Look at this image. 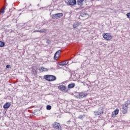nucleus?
Instances as JSON below:
<instances>
[{"label":"nucleus","mask_w":130,"mask_h":130,"mask_svg":"<svg viewBox=\"0 0 130 130\" xmlns=\"http://www.w3.org/2000/svg\"><path fill=\"white\" fill-rule=\"evenodd\" d=\"M44 79L48 82H53L56 80V77L52 75H46L44 76Z\"/></svg>","instance_id":"1"},{"label":"nucleus","mask_w":130,"mask_h":130,"mask_svg":"<svg viewBox=\"0 0 130 130\" xmlns=\"http://www.w3.org/2000/svg\"><path fill=\"white\" fill-rule=\"evenodd\" d=\"M103 37L104 38L105 40H106L107 41H110V40H112L113 38L111 34L109 32H104L103 34Z\"/></svg>","instance_id":"2"},{"label":"nucleus","mask_w":130,"mask_h":130,"mask_svg":"<svg viewBox=\"0 0 130 130\" xmlns=\"http://www.w3.org/2000/svg\"><path fill=\"white\" fill-rule=\"evenodd\" d=\"M52 127L53 128H55V129L61 130V125L57 122H54L52 124Z\"/></svg>","instance_id":"3"},{"label":"nucleus","mask_w":130,"mask_h":130,"mask_svg":"<svg viewBox=\"0 0 130 130\" xmlns=\"http://www.w3.org/2000/svg\"><path fill=\"white\" fill-rule=\"evenodd\" d=\"M63 16V13H56L51 15L52 19H60Z\"/></svg>","instance_id":"4"},{"label":"nucleus","mask_w":130,"mask_h":130,"mask_svg":"<svg viewBox=\"0 0 130 130\" xmlns=\"http://www.w3.org/2000/svg\"><path fill=\"white\" fill-rule=\"evenodd\" d=\"M66 4L69 6H75V5H77V1L76 0H66Z\"/></svg>","instance_id":"5"},{"label":"nucleus","mask_w":130,"mask_h":130,"mask_svg":"<svg viewBox=\"0 0 130 130\" xmlns=\"http://www.w3.org/2000/svg\"><path fill=\"white\" fill-rule=\"evenodd\" d=\"M58 89L60 90V91H65V92H68V90H67V87L65 85H60L58 86Z\"/></svg>","instance_id":"6"},{"label":"nucleus","mask_w":130,"mask_h":130,"mask_svg":"<svg viewBox=\"0 0 130 130\" xmlns=\"http://www.w3.org/2000/svg\"><path fill=\"white\" fill-rule=\"evenodd\" d=\"M61 53V51L58 50L55 53L54 58L55 60H57V58L59 57V55Z\"/></svg>","instance_id":"7"},{"label":"nucleus","mask_w":130,"mask_h":130,"mask_svg":"<svg viewBox=\"0 0 130 130\" xmlns=\"http://www.w3.org/2000/svg\"><path fill=\"white\" fill-rule=\"evenodd\" d=\"M128 107H124V106L122 105V112L123 114H126L127 113V110Z\"/></svg>","instance_id":"8"},{"label":"nucleus","mask_w":130,"mask_h":130,"mask_svg":"<svg viewBox=\"0 0 130 130\" xmlns=\"http://www.w3.org/2000/svg\"><path fill=\"white\" fill-rule=\"evenodd\" d=\"M118 113H119V109H118V108H117L112 113V117H114V116H116V115H117Z\"/></svg>","instance_id":"9"},{"label":"nucleus","mask_w":130,"mask_h":130,"mask_svg":"<svg viewBox=\"0 0 130 130\" xmlns=\"http://www.w3.org/2000/svg\"><path fill=\"white\" fill-rule=\"evenodd\" d=\"M11 105V103L7 102L3 106V108H4V109H8V108H10Z\"/></svg>","instance_id":"10"},{"label":"nucleus","mask_w":130,"mask_h":130,"mask_svg":"<svg viewBox=\"0 0 130 130\" xmlns=\"http://www.w3.org/2000/svg\"><path fill=\"white\" fill-rule=\"evenodd\" d=\"M31 72L33 74V75H37V67H31Z\"/></svg>","instance_id":"11"},{"label":"nucleus","mask_w":130,"mask_h":130,"mask_svg":"<svg viewBox=\"0 0 130 130\" xmlns=\"http://www.w3.org/2000/svg\"><path fill=\"white\" fill-rule=\"evenodd\" d=\"M86 96H87V93H86L85 92H80L79 93L80 99H81L82 98H85V97H86Z\"/></svg>","instance_id":"12"},{"label":"nucleus","mask_w":130,"mask_h":130,"mask_svg":"<svg viewBox=\"0 0 130 130\" xmlns=\"http://www.w3.org/2000/svg\"><path fill=\"white\" fill-rule=\"evenodd\" d=\"M39 70L42 73H43V72H48V69L47 68H45L43 67H41L40 68H39Z\"/></svg>","instance_id":"13"},{"label":"nucleus","mask_w":130,"mask_h":130,"mask_svg":"<svg viewBox=\"0 0 130 130\" xmlns=\"http://www.w3.org/2000/svg\"><path fill=\"white\" fill-rule=\"evenodd\" d=\"M81 25V23L79 22H76L73 24V27L74 29H76L77 27H79Z\"/></svg>","instance_id":"14"},{"label":"nucleus","mask_w":130,"mask_h":130,"mask_svg":"<svg viewBox=\"0 0 130 130\" xmlns=\"http://www.w3.org/2000/svg\"><path fill=\"white\" fill-rule=\"evenodd\" d=\"M69 64V61H63L59 63V66H62L63 67V66H67V64Z\"/></svg>","instance_id":"15"},{"label":"nucleus","mask_w":130,"mask_h":130,"mask_svg":"<svg viewBox=\"0 0 130 130\" xmlns=\"http://www.w3.org/2000/svg\"><path fill=\"white\" fill-rule=\"evenodd\" d=\"M75 86L76 84L74 83L68 84V89H73V88H75Z\"/></svg>","instance_id":"16"},{"label":"nucleus","mask_w":130,"mask_h":130,"mask_svg":"<svg viewBox=\"0 0 130 130\" xmlns=\"http://www.w3.org/2000/svg\"><path fill=\"white\" fill-rule=\"evenodd\" d=\"M122 105L126 107H128V105H130V100H127L125 102L124 104H123Z\"/></svg>","instance_id":"17"},{"label":"nucleus","mask_w":130,"mask_h":130,"mask_svg":"<svg viewBox=\"0 0 130 130\" xmlns=\"http://www.w3.org/2000/svg\"><path fill=\"white\" fill-rule=\"evenodd\" d=\"M104 111V108H100L99 109V113H100V114H103V112Z\"/></svg>","instance_id":"18"},{"label":"nucleus","mask_w":130,"mask_h":130,"mask_svg":"<svg viewBox=\"0 0 130 130\" xmlns=\"http://www.w3.org/2000/svg\"><path fill=\"white\" fill-rule=\"evenodd\" d=\"M84 0H78L77 1L78 5H79V6L83 5V2H84Z\"/></svg>","instance_id":"19"},{"label":"nucleus","mask_w":130,"mask_h":130,"mask_svg":"<svg viewBox=\"0 0 130 130\" xmlns=\"http://www.w3.org/2000/svg\"><path fill=\"white\" fill-rule=\"evenodd\" d=\"M47 30L46 29H43L41 30H39V33H45Z\"/></svg>","instance_id":"20"},{"label":"nucleus","mask_w":130,"mask_h":130,"mask_svg":"<svg viewBox=\"0 0 130 130\" xmlns=\"http://www.w3.org/2000/svg\"><path fill=\"white\" fill-rule=\"evenodd\" d=\"M0 13H1L2 14L5 13V6H3L2 8L1 9Z\"/></svg>","instance_id":"21"},{"label":"nucleus","mask_w":130,"mask_h":130,"mask_svg":"<svg viewBox=\"0 0 130 130\" xmlns=\"http://www.w3.org/2000/svg\"><path fill=\"white\" fill-rule=\"evenodd\" d=\"M5 42L1 41H0V47H4V46H5Z\"/></svg>","instance_id":"22"},{"label":"nucleus","mask_w":130,"mask_h":130,"mask_svg":"<svg viewBox=\"0 0 130 130\" xmlns=\"http://www.w3.org/2000/svg\"><path fill=\"white\" fill-rule=\"evenodd\" d=\"M46 109L47 110H50L51 109V106L47 105L46 107Z\"/></svg>","instance_id":"23"},{"label":"nucleus","mask_w":130,"mask_h":130,"mask_svg":"<svg viewBox=\"0 0 130 130\" xmlns=\"http://www.w3.org/2000/svg\"><path fill=\"white\" fill-rule=\"evenodd\" d=\"M126 16H127V18H128V19H129L130 20V12L127 13L126 14Z\"/></svg>","instance_id":"24"},{"label":"nucleus","mask_w":130,"mask_h":130,"mask_svg":"<svg viewBox=\"0 0 130 130\" xmlns=\"http://www.w3.org/2000/svg\"><path fill=\"white\" fill-rule=\"evenodd\" d=\"M78 118H79V119H83L84 118V116H83V115H80L78 117Z\"/></svg>","instance_id":"25"},{"label":"nucleus","mask_w":130,"mask_h":130,"mask_svg":"<svg viewBox=\"0 0 130 130\" xmlns=\"http://www.w3.org/2000/svg\"><path fill=\"white\" fill-rule=\"evenodd\" d=\"M6 68H7V69H10V68H11V65H7L6 66Z\"/></svg>","instance_id":"26"},{"label":"nucleus","mask_w":130,"mask_h":130,"mask_svg":"<svg viewBox=\"0 0 130 130\" xmlns=\"http://www.w3.org/2000/svg\"><path fill=\"white\" fill-rule=\"evenodd\" d=\"M36 32H39V30H35L34 31V33H36Z\"/></svg>","instance_id":"27"},{"label":"nucleus","mask_w":130,"mask_h":130,"mask_svg":"<svg viewBox=\"0 0 130 130\" xmlns=\"http://www.w3.org/2000/svg\"><path fill=\"white\" fill-rule=\"evenodd\" d=\"M47 42H48V43H49V42H50V40H48L47 41Z\"/></svg>","instance_id":"28"}]
</instances>
